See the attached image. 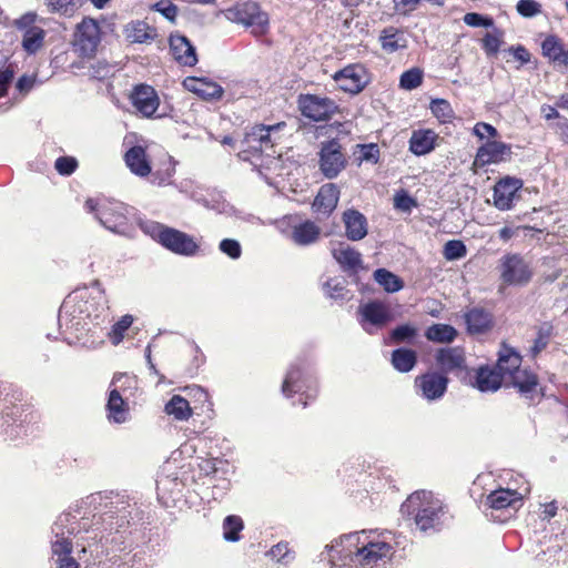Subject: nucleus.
<instances>
[{
	"mask_svg": "<svg viewBox=\"0 0 568 568\" xmlns=\"http://www.w3.org/2000/svg\"><path fill=\"white\" fill-rule=\"evenodd\" d=\"M7 423L9 420L12 428H23L24 425H29L31 423H36L37 415L30 409L28 404H18L8 408L6 412ZM14 429H12L13 432Z\"/></svg>",
	"mask_w": 568,
	"mask_h": 568,
	"instance_id": "37",
	"label": "nucleus"
},
{
	"mask_svg": "<svg viewBox=\"0 0 568 568\" xmlns=\"http://www.w3.org/2000/svg\"><path fill=\"white\" fill-rule=\"evenodd\" d=\"M85 209L94 213L97 220L106 230L123 236H131L132 226L128 220V207L119 201L108 199H89Z\"/></svg>",
	"mask_w": 568,
	"mask_h": 568,
	"instance_id": "6",
	"label": "nucleus"
},
{
	"mask_svg": "<svg viewBox=\"0 0 568 568\" xmlns=\"http://www.w3.org/2000/svg\"><path fill=\"white\" fill-rule=\"evenodd\" d=\"M150 232L156 242L174 254L191 257L200 252L199 243L187 233L162 224H153Z\"/></svg>",
	"mask_w": 568,
	"mask_h": 568,
	"instance_id": "8",
	"label": "nucleus"
},
{
	"mask_svg": "<svg viewBox=\"0 0 568 568\" xmlns=\"http://www.w3.org/2000/svg\"><path fill=\"white\" fill-rule=\"evenodd\" d=\"M517 11L523 17H535L540 13V4L535 0H519L517 2Z\"/></svg>",
	"mask_w": 568,
	"mask_h": 568,
	"instance_id": "57",
	"label": "nucleus"
},
{
	"mask_svg": "<svg viewBox=\"0 0 568 568\" xmlns=\"http://www.w3.org/2000/svg\"><path fill=\"white\" fill-rule=\"evenodd\" d=\"M244 529V521L237 515H229L223 519V538L229 542H236L241 539V531Z\"/></svg>",
	"mask_w": 568,
	"mask_h": 568,
	"instance_id": "44",
	"label": "nucleus"
},
{
	"mask_svg": "<svg viewBox=\"0 0 568 568\" xmlns=\"http://www.w3.org/2000/svg\"><path fill=\"white\" fill-rule=\"evenodd\" d=\"M133 317L131 315H124L120 321H118L113 326L109 335L112 338L113 344H119L124 333L128 331V328L132 325Z\"/></svg>",
	"mask_w": 568,
	"mask_h": 568,
	"instance_id": "51",
	"label": "nucleus"
},
{
	"mask_svg": "<svg viewBox=\"0 0 568 568\" xmlns=\"http://www.w3.org/2000/svg\"><path fill=\"white\" fill-rule=\"evenodd\" d=\"M152 10L160 12L163 17H165L171 22L175 21L178 16V7L168 0H162L152 6Z\"/></svg>",
	"mask_w": 568,
	"mask_h": 568,
	"instance_id": "55",
	"label": "nucleus"
},
{
	"mask_svg": "<svg viewBox=\"0 0 568 568\" xmlns=\"http://www.w3.org/2000/svg\"><path fill=\"white\" fill-rule=\"evenodd\" d=\"M417 362L416 352L408 348L395 349L392 354V364L398 372L407 373L414 368Z\"/></svg>",
	"mask_w": 568,
	"mask_h": 568,
	"instance_id": "41",
	"label": "nucleus"
},
{
	"mask_svg": "<svg viewBox=\"0 0 568 568\" xmlns=\"http://www.w3.org/2000/svg\"><path fill=\"white\" fill-rule=\"evenodd\" d=\"M219 250L232 260H239L242 255V246L234 239L222 240L219 244Z\"/></svg>",
	"mask_w": 568,
	"mask_h": 568,
	"instance_id": "52",
	"label": "nucleus"
},
{
	"mask_svg": "<svg viewBox=\"0 0 568 568\" xmlns=\"http://www.w3.org/2000/svg\"><path fill=\"white\" fill-rule=\"evenodd\" d=\"M483 47L488 54H496L500 47L499 37L493 33H487L483 39Z\"/></svg>",
	"mask_w": 568,
	"mask_h": 568,
	"instance_id": "63",
	"label": "nucleus"
},
{
	"mask_svg": "<svg viewBox=\"0 0 568 568\" xmlns=\"http://www.w3.org/2000/svg\"><path fill=\"white\" fill-rule=\"evenodd\" d=\"M425 336L432 342L450 343L457 336V331L448 324H433L426 329Z\"/></svg>",
	"mask_w": 568,
	"mask_h": 568,
	"instance_id": "42",
	"label": "nucleus"
},
{
	"mask_svg": "<svg viewBox=\"0 0 568 568\" xmlns=\"http://www.w3.org/2000/svg\"><path fill=\"white\" fill-rule=\"evenodd\" d=\"M182 486H183V484L181 481H179L176 477L173 479H170L168 476H165V477H160L156 480V488H158V494L160 497H163V495L168 491L171 493L172 495L180 494Z\"/></svg>",
	"mask_w": 568,
	"mask_h": 568,
	"instance_id": "49",
	"label": "nucleus"
},
{
	"mask_svg": "<svg viewBox=\"0 0 568 568\" xmlns=\"http://www.w3.org/2000/svg\"><path fill=\"white\" fill-rule=\"evenodd\" d=\"M423 75L424 73L419 68H412L400 75L399 87L404 90L412 91L422 84Z\"/></svg>",
	"mask_w": 568,
	"mask_h": 568,
	"instance_id": "47",
	"label": "nucleus"
},
{
	"mask_svg": "<svg viewBox=\"0 0 568 568\" xmlns=\"http://www.w3.org/2000/svg\"><path fill=\"white\" fill-rule=\"evenodd\" d=\"M359 323L368 334H375L392 321L389 308L382 302L373 301L358 308Z\"/></svg>",
	"mask_w": 568,
	"mask_h": 568,
	"instance_id": "15",
	"label": "nucleus"
},
{
	"mask_svg": "<svg viewBox=\"0 0 568 568\" xmlns=\"http://www.w3.org/2000/svg\"><path fill=\"white\" fill-rule=\"evenodd\" d=\"M463 20L467 26L474 27V28H478V27L489 28L494 24L493 19L486 18L476 12L466 13L464 16Z\"/></svg>",
	"mask_w": 568,
	"mask_h": 568,
	"instance_id": "59",
	"label": "nucleus"
},
{
	"mask_svg": "<svg viewBox=\"0 0 568 568\" xmlns=\"http://www.w3.org/2000/svg\"><path fill=\"white\" fill-rule=\"evenodd\" d=\"M332 254L344 271L355 272L362 265V254L347 244L334 246Z\"/></svg>",
	"mask_w": 568,
	"mask_h": 568,
	"instance_id": "33",
	"label": "nucleus"
},
{
	"mask_svg": "<svg viewBox=\"0 0 568 568\" xmlns=\"http://www.w3.org/2000/svg\"><path fill=\"white\" fill-rule=\"evenodd\" d=\"M379 42L382 49L387 53H394L407 47L404 33L393 27L386 28L381 32Z\"/></svg>",
	"mask_w": 568,
	"mask_h": 568,
	"instance_id": "38",
	"label": "nucleus"
},
{
	"mask_svg": "<svg viewBox=\"0 0 568 568\" xmlns=\"http://www.w3.org/2000/svg\"><path fill=\"white\" fill-rule=\"evenodd\" d=\"M325 295L332 300H344L347 294L345 281L343 278H328L323 284Z\"/></svg>",
	"mask_w": 568,
	"mask_h": 568,
	"instance_id": "45",
	"label": "nucleus"
},
{
	"mask_svg": "<svg viewBox=\"0 0 568 568\" xmlns=\"http://www.w3.org/2000/svg\"><path fill=\"white\" fill-rule=\"evenodd\" d=\"M438 139L439 136L434 130H414L409 139V151L417 156L426 155L436 148Z\"/></svg>",
	"mask_w": 568,
	"mask_h": 568,
	"instance_id": "28",
	"label": "nucleus"
},
{
	"mask_svg": "<svg viewBox=\"0 0 568 568\" xmlns=\"http://www.w3.org/2000/svg\"><path fill=\"white\" fill-rule=\"evenodd\" d=\"M510 153V146L506 143L489 141L477 150L473 166L484 168L491 163L503 162L509 158Z\"/></svg>",
	"mask_w": 568,
	"mask_h": 568,
	"instance_id": "23",
	"label": "nucleus"
},
{
	"mask_svg": "<svg viewBox=\"0 0 568 568\" xmlns=\"http://www.w3.org/2000/svg\"><path fill=\"white\" fill-rule=\"evenodd\" d=\"M166 415L179 422H185L192 416V408L189 402L180 396L173 395L164 406Z\"/></svg>",
	"mask_w": 568,
	"mask_h": 568,
	"instance_id": "39",
	"label": "nucleus"
},
{
	"mask_svg": "<svg viewBox=\"0 0 568 568\" xmlns=\"http://www.w3.org/2000/svg\"><path fill=\"white\" fill-rule=\"evenodd\" d=\"M282 394L286 398L298 394L301 405L306 407L308 400H314L318 394V382L314 369L306 362L293 363L285 374Z\"/></svg>",
	"mask_w": 568,
	"mask_h": 568,
	"instance_id": "5",
	"label": "nucleus"
},
{
	"mask_svg": "<svg viewBox=\"0 0 568 568\" xmlns=\"http://www.w3.org/2000/svg\"><path fill=\"white\" fill-rule=\"evenodd\" d=\"M346 236L351 241H359L367 235V220L357 210H346L343 213Z\"/></svg>",
	"mask_w": 568,
	"mask_h": 568,
	"instance_id": "30",
	"label": "nucleus"
},
{
	"mask_svg": "<svg viewBox=\"0 0 568 568\" xmlns=\"http://www.w3.org/2000/svg\"><path fill=\"white\" fill-rule=\"evenodd\" d=\"M170 48L174 59L183 65L193 67L197 62L195 48L190 40L180 33L171 34Z\"/></svg>",
	"mask_w": 568,
	"mask_h": 568,
	"instance_id": "27",
	"label": "nucleus"
},
{
	"mask_svg": "<svg viewBox=\"0 0 568 568\" xmlns=\"http://www.w3.org/2000/svg\"><path fill=\"white\" fill-rule=\"evenodd\" d=\"M285 122L275 124H257L252 126L246 133L243 143L247 149L255 152H267L282 139L286 129Z\"/></svg>",
	"mask_w": 568,
	"mask_h": 568,
	"instance_id": "12",
	"label": "nucleus"
},
{
	"mask_svg": "<svg viewBox=\"0 0 568 568\" xmlns=\"http://www.w3.org/2000/svg\"><path fill=\"white\" fill-rule=\"evenodd\" d=\"M436 362L444 373H450L465 367V355L458 347L442 348L436 354Z\"/></svg>",
	"mask_w": 568,
	"mask_h": 568,
	"instance_id": "32",
	"label": "nucleus"
},
{
	"mask_svg": "<svg viewBox=\"0 0 568 568\" xmlns=\"http://www.w3.org/2000/svg\"><path fill=\"white\" fill-rule=\"evenodd\" d=\"M393 546L373 531H355L335 539L321 554L331 568H386Z\"/></svg>",
	"mask_w": 568,
	"mask_h": 568,
	"instance_id": "2",
	"label": "nucleus"
},
{
	"mask_svg": "<svg viewBox=\"0 0 568 568\" xmlns=\"http://www.w3.org/2000/svg\"><path fill=\"white\" fill-rule=\"evenodd\" d=\"M174 164H172L170 168L165 170L164 173H161L160 171L155 172L153 174V183L158 185H165L170 183L171 178L174 174Z\"/></svg>",
	"mask_w": 568,
	"mask_h": 568,
	"instance_id": "64",
	"label": "nucleus"
},
{
	"mask_svg": "<svg viewBox=\"0 0 568 568\" xmlns=\"http://www.w3.org/2000/svg\"><path fill=\"white\" fill-rule=\"evenodd\" d=\"M417 334V328L410 324L399 325L392 331L390 338L395 343L410 341Z\"/></svg>",
	"mask_w": 568,
	"mask_h": 568,
	"instance_id": "53",
	"label": "nucleus"
},
{
	"mask_svg": "<svg viewBox=\"0 0 568 568\" xmlns=\"http://www.w3.org/2000/svg\"><path fill=\"white\" fill-rule=\"evenodd\" d=\"M280 232L298 246L315 243L321 235V227L312 221L296 222L293 216H285L277 223Z\"/></svg>",
	"mask_w": 568,
	"mask_h": 568,
	"instance_id": "13",
	"label": "nucleus"
},
{
	"mask_svg": "<svg viewBox=\"0 0 568 568\" xmlns=\"http://www.w3.org/2000/svg\"><path fill=\"white\" fill-rule=\"evenodd\" d=\"M334 80L344 92L357 94L369 83L371 77L362 64H349L334 74Z\"/></svg>",
	"mask_w": 568,
	"mask_h": 568,
	"instance_id": "16",
	"label": "nucleus"
},
{
	"mask_svg": "<svg viewBox=\"0 0 568 568\" xmlns=\"http://www.w3.org/2000/svg\"><path fill=\"white\" fill-rule=\"evenodd\" d=\"M496 366L505 381L511 373H515V371L521 367V356L515 348L503 345L498 354Z\"/></svg>",
	"mask_w": 568,
	"mask_h": 568,
	"instance_id": "35",
	"label": "nucleus"
},
{
	"mask_svg": "<svg viewBox=\"0 0 568 568\" xmlns=\"http://www.w3.org/2000/svg\"><path fill=\"white\" fill-rule=\"evenodd\" d=\"M504 385L515 387L521 396L529 399H534L539 394L538 378L527 368L520 367L515 373H511L504 381Z\"/></svg>",
	"mask_w": 568,
	"mask_h": 568,
	"instance_id": "24",
	"label": "nucleus"
},
{
	"mask_svg": "<svg viewBox=\"0 0 568 568\" xmlns=\"http://www.w3.org/2000/svg\"><path fill=\"white\" fill-rule=\"evenodd\" d=\"M126 38L133 43H144L152 40L155 30L143 21H136L126 27Z\"/></svg>",
	"mask_w": 568,
	"mask_h": 568,
	"instance_id": "40",
	"label": "nucleus"
},
{
	"mask_svg": "<svg viewBox=\"0 0 568 568\" xmlns=\"http://www.w3.org/2000/svg\"><path fill=\"white\" fill-rule=\"evenodd\" d=\"M465 322L470 334H481L493 327V315L480 307H473L465 314Z\"/></svg>",
	"mask_w": 568,
	"mask_h": 568,
	"instance_id": "34",
	"label": "nucleus"
},
{
	"mask_svg": "<svg viewBox=\"0 0 568 568\" xmlns=\"http://www.w3.org/2000/svg\"><path fill=\"white\" fill-rule=\"evenodd\" d=\"M109 317V301L99 281L70 293L59 312L60 325L73 331L78 339L92 328L108 324Z\"/></svg>",
	"mask_w": 568,
	"mask_h": 568,
	"instance_id": "3",
	"label": "nucleus"
},
{
	"mask_svg": "<svg viewBox=\"0 0 568 568\" xmlns=\"http://www.w3.org/2000/svg\"><path fill=\"white\" fill-rule=\"evenodd\" d=\"M542 53L558 67L568 64V51H566L557 37H547L541 44Z\"/></svg>",
	"mask_w": 568,
	"mask_h": 568,
	"instance_id": "36",
	"label": "nucleus"
},
{
	"mask_svg": "<svg viewBox=\"0 0 568 568\" xmlns=\"http://www.w3.org/2000/svg\"><path fill=\"white\" fill-rule=\"evenodd\" d=\"M183 87L203 100H219L224 92L221 85L206 78L187 77L183 81Z\"/></svg>",
	"mask_w": 568,
	"mask_h": 568,
	"instance_id": "26",
	"label": "nucleus"
},
{
	"mask_svg": "<svg viewBox=\"0 0 568 568\" xmlns=\"http://www.w3.org/2000/svg\"><path fill=\"white\" fill-rule=\"evenodd\" d=\"M14 68L10 64L0 70V98L4 97L14 78Z\"/></svg>",
	"mask_w": 568,
	"mask_h": 568,
	"instance_id": "60",
	"label": "nucleus"
},
{
	"mask_svg": "<svg viewBox=\"0 0 568 568\" xmlns=\"http://www.w3.org/2000/svg\"><path fill=\"white\" fill-rule=\"evenodd\" d=\"M466 246L462 241L452 240L444 246V256L448 261H455L466 255Z\"/></svg>",
	"mask_w": 568,
	"mask_h": 568,
	"instance_id": "50",
	"label": "nucleus"
},
{
	"mask_svg": "<svg viewBox=\"0 0 568 568\" xmlns=\"http://www.w3.org/2000/svg\"><path fill=\"white\" fill-rule=\"evenodd\" d=\"M473 133L479 138L480 140L485 139L486 135H489L491 138L497 136L498 132L496 128H494L491 124L485 123V122H478L474 129Z\"/></svg>",
	"mask_w": 568,
	"mask_h": 568,
	"instance_id": "62",
	"label": "nucleus"
},
{
	"mask_svg": "<svg viewBox=\"0 0 568 568\" xmlns=\"http://www.w3.org/2000/svg\"><path fill=\"white\" fill-rule=\"evenodd\" d=\"M447 384L448 378L435 372L415 378L416 393L429 402L440 399L446 393Z\"/></svg>",
	"mask_w": 568,
	"mask_h": 568,
	"instance_id": "18",
	"label": "nucleus"
},
{
	"mask_svg": "<svg viewBox=\"0 0 568 568\" xmlns=\"http://www.w3.org/2000/svg\"><path fill=\"white\" fill-rule=\"evenodd\" d=\"M400 511L413 518L417 529L426 534L439 531L449 518L448 506L429 490L410 494L402 504Z\"/></svg>",
	"mask_w": 568,
	"mask_h": 568,
	"instance_id": "4",
	"label": "nucleus"
},
{
	"mask_svg": "<svg viewBox=\"0 0 568 568\" xmlns=\"http://www.w3.org/2000/svg\"><path fill=\"white\" fill-rule=\"evenodd\" d=\"M359 148V155L358 160L361 162H369L373 164H376L379 160V148L377 144L371 143V144H363L358 145Z\"/></svg>",
	"mask_w": 568,
	"mask_h": 568,
	"instance_id": "54",
	"label": "nucleus"
},
{
	"mask_svg": "<svg viewBox=\"0 0 568 568\" xmlns=\"http://www.w3.org/2000/svg\"><path fill=\"white\" fill-rule=\"evenodd\" d=\"M504 384L503 375L496 367L481 366L476 373L475 386L483 393H494Z\"/></svg>",
	"mask_w": 568,
	"mask_h": 568,
	"instance_id": "31",
	"label": "nucleus"
},
{
	"mask_svg": "<svg viewBox=\"0 0 568 568\" xmlns=\"http://www.w3.org/2000/svg\"><path fill=\"white\" fill-rule=\"evenodd\" d=\"M416 205V201L405 191L396 193L394 197V206L403 212H410Z\"/></svg>",
	"mask_w": 568,
	"mask_h": 568,
	"instance_id": "58",
	"label": "nucleus"
},
{
	"mask_svg": "<svg viewBox=\"0 0 568 568\" xmlns=\"http://www.w3.org/2000/svg\"><path fill=\"white\" fill-rule=\"evenodd\" d=\"M124 162L130 172L139 178H146L152 172L145 144L138 143L129 148L124 153Z\"/></svg>",
	"mask_w": 568,
	"mask_h": 568,
	"instance_id": "25",
	"label": "nucleus"
},
{
	"mask_svg": "<svg viewBox=\"0 0 568 568\" xmlns=\"http://www.w3.org/2000/svg\"><path fill=\"white\" fill-rule=\"evenodd\" d=\"M101 42V31L98 22L91 18H84L74 32L73 48L81 57L92 58Z\"/></svg>",
	"mask_w": 568,
	"mask_h": 568,
	"instance_id": "14",
	"label": "nucleus"
},
{
	"mask_svg": "<svg viewBox=\"0 0 568 568\" xmlns=\"http://www.w3.org/2000/svg\"><path fill=\"white\" fill-rule=\"evenodd\" d=\"M373 276L376 283L387 293H395L404 287V282L396 274L386 268H377Z\"/></svg>",
	"mask_w": 568,
	"mask_h": 568,
	"instance_id": "43",
	"label": "nucleus"
},
{
	"mask_svg": "<svg viewBox=\"0 0 568 568\" xmlns=\"http://www.w3.org/2000/svg\"><path fill=\"white\" fill-rule=\"evenodd\" d=\"M498 268L501 282L509 286H524L532 277L530 262L517 253L504 255L499 261Z\"/></svg>",
	"mask_w": 568,
	"mask_h": 568,
	"instance_id": "11",
	"label": "nucleus"
},
{
	"mask_svg": "<svg viewBox=\"0 0 568 568\" xmlns=\"http://www.w3.org/2000/svg\"><path fill=\"white\" fill-rule=\"evenodd\" d=\"M222 13L231 22L252 28L255 36H262L267 31L268 16L261 10L256 2L236 3L234 7L222 11Z\"/></svg>",
	"mask_w": 568,
	"mask_h": 568,
	"instance_id": "10",
	"label": "nucleus"
},
{
	"mask_svg": "<svg viewBox=\"0 0 568 568\" xmlns=\"http://www.w3.org/2000/svg\"><path fill=\"white\" fill-rule=\"evenodd\" d=\"M273 559L287 564L293 559V555L291 554L287 544L280 542L272 547L270 551Z\"/></svg>",
	"mask_w": 568,
	"mask_h": 568,
	"instance_id": "61",
	"label": "nucleus"
},
{
	"mask_svg": "<svg viewBox=\"0 0 568 568\" xmlns=\"http://www.w3.org/2000/svg\"><path fill=\"white\" fill-rule=\"evenodd\" d=\"M134 506L125 495L98 493L83 499L80 508L59 515L50 539L57 568H79V561L90 564L104 552L125 549L119 534L130 525Z\"/></svg>",
	"mask_w": 568,
	"mask_h": 568,
	"instance_id": "1",
	"label": "nucleus"
},
{
	"mask_svg": "<svg viewBox=\"0 0 568 568\" xmlns=\"http://www.w3.org/2000/svg\"><path fill=\"white\" fill-rule=\"evenodd\" d=\"M302 114L313 121H324L335 113L337 106L328 98L305 95L300 99Z\"/></svg>",
	"mask_w": 568,
	"mask_h": 568,
	"instance_id": "19",
	"label": "nucleus"
},
{
	"mask_svg": "<svg viewBox=\"0 0 568 568\" xmlns=\"http://www.w3.org/2000/svg\"><path fill=\"white\" fill-rule=\"evenodd\" d=\"M44 4L50 13H58L60 16L69 17L75 11L73 0H45Z\"/></svg>",
	"mask_w": 568,
	"mask_h": 568,
	"instance_id": "48",
	"label": "nucleus"
},
{
	"mask_svg": "<svg viewBox=\"0 0 568 568\" xmlns=\"http://www.w3.org/2000/svg\"><path fill=\"white\" fill-rule=\"evenodd\" d=\"M135 382L133 377L126 374L114 375L109 390L108 402L105 405V416L110 424H124L131 418L128 402L124 399L121 390L125 392V385Z\"/></svg>",
	"mask_w": 568,
	"mask_h": 568,
	"instance_id": "9",
	"label": "nucleus"
},
{
	"mask_svg": "<svg viewBox=\"0 0 568 568\" xmlns=\"http://www.w3.org/2000/svg\"><path fill=\"white\" fill-rule=\"evenodd\" d=\"M336 140L323 142L320 150V170L327 179L336 178L345 168L346 159Z\"/></svg>",
	"mask_w": 568,
	"mask_h": 568,
	"instance_id": "17",
	"label": "nucleus"
},
{
	"mask_svg": "<svg viewBox=\"0 0 568 568\" xmlns=\"http://www.w3.org/2000/svg\"><path fill=\"white\" fill-rule=\"evenodd\" d=\"M526 493H528V488H525L524 493L510 488H498L486 496L484 505L494 510L507 508L516 510L521 506Z\"/></svg>",
	"mask_w": 568,
	"mask_h": 568,
	"instance_id": "21",
	"label": "nucleus"
},
{
	"mask_svg": "<svg viewBox=\"0 0 568 568\" xmlns=\"http://www.w3.org/2000/svg\"><path fill=\"white\" fill-rule=\"evenodd\" d=\"M54 168L61 175H71L78 168V161L72 156H60L55 160Z\"/></svg>",
	"mask_w": 568,
	"mask_h": 568,
	"instance_id": "56",
	"label": "nucleus"
},
{
	"mask_svg": "<svg viewBox=\"0 0 568 568\" xmlns=\"http://www.w3.org/2000/svg\"><path fill=\"white\" fill-rule=\"evenodd\" d=\"M134 108L145 118L152 116L160 105L156 91L148 84L135 85L131 93Z\"/></svg>",
	"mask_w": 568,
	"mask_h": 568,
	"instance_id": "22",
	"label": "nucleus"
},
{
	"mask_svg": "<svg viewBox=\"0 0 568 568\" xmlns=\"http://www.w3.org/2000/svg\"><path fill=\"white\" fill-rule=\"evenodd\" d=\"M44 19L36 11H27L16 18L11 26L21 34V48L28 55H36L45 47L48 32L41 26Z\"/></svg>",
	"mask_w": 568,
	"mask_h": 568,
	"instance_id": "7",
	"label": "nucleus"
},
{
	"mask_svg": "<svg viewBox=\"0 0 568 568\" xmlns=\"http://www.w3.org/2000/svg\"><path fill=\"white\" fill-rule=\"evenodd\" d=\"M523 187L520 179L506 176L494 186V205L499 211H508L513 207L518 191Z\"/></svg>",
	"mask_w": 568,
	"mask_h": 568,
	"instance_id": "20",
	"label": "nucleus"
},
{
	"mask_svg": "<svg viewBox=\"0 0 568 568\" xmlns=\"http://www.w3.org/2000/svg\"><path fill=\"white\" fill-rule=\"evenodd\" d=\"M429 108L434 116L443 123L449 122L454 118V110L447 100L434 99Z\"/></svg>",
	"mask_w": 568,
	"mask_h": 568,
	"instance_id": "46",
	"label": "nucleus"
},
{
	"mask_svg": "<svg viewBox=\"0 0 568 568\" xmlns=\"http://www.w3.org/2000/svg\"><path fill=\"white\" fill-rule=\"evenodd\" d=\"M339 190L333 183L321 186L314 202L313 209L316 213L328 216L337 206Z\"/></svg>",
	"mask_w": 568,
	"mask_h": 568,
	"instance_id": "29",
	"label": "nucleus"
}]
</instances>
